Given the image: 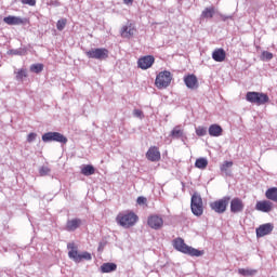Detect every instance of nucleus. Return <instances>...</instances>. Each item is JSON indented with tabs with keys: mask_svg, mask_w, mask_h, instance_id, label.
<instances>
[{
	"mask_svg": "<svg viewBox=\"0 0 277 277\" xmlns=\"http://www.w3.org/2000/svg\"><path fill=\"white\" fill-rule=\"evenodd\" d=\"M238 274H240V276H254V274H256V269L239 268Z\"/></svg>",
	"mask_w": 277,
	"mask_h": 277,
	"instance_id": "c85d7f7f",
	"label": "nucleus"
},
{
	"mask_svg": "<svg viewBox=\"0 0 277 277\" xmlns=\"http://www.w3.org/2000/svg\"><path fill=\"white\" fill-rule=\"evenodd\" d=\"M36 137H38V134L31 132L28 134L27 136V142H29L31 144V142H35L36 141Z\"/></svg>",
	"mask_w": 277,
	"mask_h": 277,
	"instance_id": "e433bc0d",
	"label": "nucleus"
},
{
	"mask_svg": "<svg viewBox=\"0 0 277 277\" xmlns=\"http://www.w3.org/2000/svg\"><path fill=\"white\" fill-rule=\"evenodd\" d=\"M222 21L226 22L228 19H233V15H221Z\"/></svg>",
	"mask_w": 277,
	"mask_h": 277,
	"instance_id": "79ce46f5",
	"label": "nucleus"
},
{
	"mask_svg": "<svg viewBox=\"0 0 277 277\" xmlns=\"http://www.w3.org/2000/svg\"><path fill=\"white\" fill-rule=\"evenodd\" d=\"M184 83L188 90H198V78L196 75H188L184 77Z\"/></svg>",
	"mask_w": 277,
	"mask_h": 277,
	"instance_id": "2eb2a0df",
	"label": "nucleus"
},
{
	"mask_svg": "<svg viewBox=\"0 0 277 277\" xmlns=\"http://www.w3.org/2000/svg\"><path fill=\"white\" fill-rule=\"evenodd\" d=\"M27 77V69H19L16 74V80L17 81H23Z\"/></svg>",
	"mask_w": 277,
	"mask_h": 277,
	"instance_id": "72a5a7b5",
	"label": "nucleus"
},
{
	"mask_svg": "<svg viewBox=\"0 0 277 277\" xmlns=\"http://www.w3.org/2000/svg\"><path fill=\"white\" fill-rule=\"evenodd\" d=\"M116 269H118V265H116L115 263H104L101 266L102 274H109L111 272H116Z\"/></svg>",
	"mask_w": 277,
	"mask_h": 277,
	"instance_id": "5701e85b",
	"label": "nucleus"
},
{
	"mask_svg": "<svg viewBox=\"0 0 277 277\" xmlns=\"http://www.w3.org/2000/svg\"><path fill=\"white\" fill-rule=\"evenodd\" d=\"M116 222L123 228H131V226H135V223L137 222V215H135L133 212L127 214H118Z\"/></svg>",
	"mask_w": 277,
	"mask_h": 277,
	"instance_id": "20e7f679",
	"label": "nucleus"
},
{
	"mask_svg": "<svg viewBox=\"0 0 277 277\" xmlns=\"http://www.w3.org/2000/svg\"><path fill=\"white\" fill-rule=\"evenodd\" d=\"M39 174H40V176H49L51 174V168H49L47 166L40 167Z\"/></svg>",
	"mask_w": 277,
	"mask_h": 277,
	"instance_id": "2f4dec72",
	"label": "nucleus"
},
{
	"mask_svg": "<svg viewBox=\"0 0 277 277\" xmlns=\"http://www.w3.org/2000/svg\"><path fill=\"white\" fill-rule=\"evenodd\" d=\"M246 101H248V103H252L253 105L261 106L269 103V95L263 92L249 91L246 94Z\"/></svg>",
	"mask_w": 277,
	"mask_h": 277,
	"instance_id": "f03ea898",
	"label": "nucleus"
},
{
	"mask_svg": "<svg viewBox=\"0 0 277 277\" xmlns=\"http://www.w3.org/2000/svg\"><path fill=\"white\" fill-rule=\"evenodd\" d=\"M10 53H11V55H23L21 50H11Z\"/></svg>",
	"mask_w": 277,
	"mask_h": 277,
	"instance_id": "a19ab883",
	"label": "nucleus"
},
{
	"mask_svg": "<svg viewBox=\"0 0 277 277\" xmlns=\"http://www.w3.org/2000/svg\"><path fill=\"white\" fill-rule=\"evenodd\" d=\"M212 60L214 62H224L226 60V52L224 49H216L212 53Z\"/></svg>",
	"mask_w": 277,
	"mask_h": 277,
	"instance_id": "4be33fe9",
	"label": "nucleus"
},
{
	"mask_svg": "<svg viewBox=\"0 0 277 277\" xmlns=\"http://www.w3.org/2000/svg\"><path fill=\"white\" fill-rule=\"evenodd\" d=\"M42 70H44V65L42 64H32L30 66V71L36 72L37 75L38 72H42Z\"/></svg>",
	"mask_w": 277,
	"mask_h": 277,
	"instance_id": "7c9ffc66",
	"label": "nucleus"
},
{
	"mask_svg": "<svg viewBox=\"0 0 277 277\" xmlns=\"http://www.w3.org/2000/svg\"><path fill=\"white\" fill-rule=\"evenodd\" d=\"M196 134L199 137H205V135H207V128L206 127H198V128H196Z\"/></svg>",
	"mask_w": 277,
	"mask_h": 277,
	"instance_id": "f704fd0d",
	"label": "nucleus"
},
{
	"mask_svg": "<svg viewBox=\"0 0 277 277\" xmlns=\"http://www.w3.org/2000/svg\"><path fill=\"white\" fill-rule=\"evenodd\" d=\"M170 137H172L173 140H182V142H185V132L183 131L181 126H176L171 131Z\"/></svg>",
	"mask_w": 277,
	"mask_h": 277,
	"instance_id": "f3484780",
	"label": "nucleus"
},
{
	"mask_svg": "<svg viewBox=\"0 0 277 277\" xmlns=\"http://www.w3.org/2000/svg\"><path fill=\"white\" fill-rule=\"evenodd\" d=\"M230 202V196H225L222 199L213 201L210 203V209L214 211V213H226V209L228 203Z\"/></svg>",
	"mask_w": 277,
	"mask_h": 277,
	"instance_id": "39448f33",
	"label": "nucleus"
},
{
	"mask_svg": "<svg viewBox=\"0 0 277 277\" xmlns=\"http://www.w3.org/2000/svg\"><path fill=\"white\" fill-rule=\"evenodd\" d=\"M272 201L269 200H263V201H258L255 205L256 211H261L262 213H269L273 209Z\"/></svg>",
	"mask_w": 277,
	"mask_h": 277,
	"instance_id": "dca6fc26",
	"label": "nucleus"
},
{
	"mask_svg": "<svg viewBox=\"0 0 277 277\" xmlns=\"http://www.w3.org/2000/svg\"><path fill=\"white\" fill-rule=\"evenodd\" d=\"M243 209H246V205H243V200L239 199V197H235L230 201V212L232 213H242Z\"/></svg>",
	"mask_w": 277,
	"mask_h": 277,
	"instance_id": "f8f14e48",
	"label": "nucleus"
},
{
	"mask_svg": "<svg viewBox=\"0 0 277 277\" xmlns=\"http://www.w3.org/2000/svg\"><path fill=\"white\" fill-rule=\"evenodd\" d=\"M83 260L84 261H92V254H90V252H88V251H84V252L80 253V263Z\"/></svg>",
	"mask_w": 277,
	"mask_h": 277,
	"instance_id": "c9c22d12",
	"label": "nucleus"
},
{
	"mask_svg": "<svg viewBox=\"0 0 277 277\" xmlns=\"http://www.w3.org/2000/svg\"><path fill=\"white\" fill-rule=\"evenodd\" d=\"M22 3L24 5H31V6H34V5H36V0H22Z\"/></svg>",
	"mask_w": 277,
	"mask_h": 277,
	"instance_id": "58836bf2",
	"label": "nucleus"
},
{
	"mask_svg": "<svg viewBox=\"0 0 277 277\" xmlns=\"http://www.w3.org/2000/svg\"><path fill=\"white\" fill-rule=\"evenodd\" d=\"M260 60L261 62H272V60H274V54L268 51H263L260 55Z\"/></svg>",
	"mask_w": 277,
	"mask_h": 277,
	"instance_id": "cd10ccee",
	"label": "nucleus"
},
{
	"mask_svg": "<svg viewBox=\"0 0 277 277\" xmlns=\"http://www.w3.org/2000/svg\"><path fill=\"white\" fill-rule=\"evenodd\" d=\"M215 14L214 8H206L201 13V18H213Z\"/></svg>",
	"mask_w": 277,
	"mask_h": 277,
	"instance_id": "a878e982",
	"label": "nucleus"
},
{
	"mask_svg": "<svg viewBox=\"0 0 277 277\" xmlns=\"http://www.w3.org/2000/svg\"><path fill=\"white\" fill-rule=\"evenodd\" d=\"M42 142H58L60 144H67L68 138L60 132H47L42 135Z\"/></svg>",
	"mask_w": 277,
	"mask_h": 277,
	"instance_id": "423d86ee",
	"label": "nucleus"
},
{
	"mask_svg": "<svg viewBox=\"0 0 277 277\" xmlns=\"http://www.w3.org/2000/svg\"><path fill=\"white\" fill-rule=\"evenodd\" d=\"M265 197L267 198V200L277 202V187L268 188L265 193Z\"/></svg>",
	"mask_w": 277,
	"mask_h": 277,
	"instance_id": "b1692460",
	"label": "nucleus"
},
{
	"mask_svg": "<svg viewBox=\"0 0 277 277\" xmlns=\"http://www.w3.org/2000/svg\"><path fill=\"white\" fill-rule=\"evenodd\" d=\"M224 130L220 127V124H211L209 127L208 133L211 137H220Z\"/></svg>",
	"mask_w": 277,
	"mask_h": 277,
	"instance_id": "412c9836",
	"label": "nucleus"
},
{
	"mask_svg": "<svg viewBox=\"0 0 277 277\" xmlns=\"http://www.w3.org/2000/svg\"><path fill=\"white\" fill-rule=\"evenodd\" d=\"M87 56L91 60H107L109 51L105 48L91 49L87 52Z\"/></svg>",
	"mask_w": 277,
	"mask_h": 277,
	"instance_id": "6e6552de",
	"label": "nucleus"
},
{
	"mask_svg": "<svg viewBox=\"0 0 277 277\" xmlns=\"http://www.w3.org/2000/svg\"><path fill=\"white\" fill-rule=\"evenodd\" d=\"M147 224L149 228L160 230V228H163V217L157 214L150 215L147 220Z\"/></svg>",
	"mask_w": 277,
	"mask_h": 277,
	"instance_id": "9d476101",
	"label": "nucleus"
},
{
	"mask_svg": "<svg viewBox=\"0 0 277 277\" xmlns=\"http://www.w3.org/2000/svg\"><path fill=\"white\" fill-rule=\"evenodd\" d=\"M96 172V169H94V166L92 164H87L81 169V174L83 176H92Z\"/></svg>",
	"mask_w": 277,
	"mask_h": 277,
	"instance_id": "393cba45",
	"label": "nucleus"
},
{
	"mask_svg": "<svg viewBox=\"0 0 277 277\" xmlns=\"http://www.w3.org/2000/svg\"><path fill=\"white\" fill-rule=\"evenodd\" d=\"M133 114L135 118H144V113L140 109H134Z\"/></svg>",
	"mask_w": 277,
	"mask_h": 277,
	"instance_id": "4c0bfd02",
	"label": "nucleus"
},
{
	"mask_svg": "<svg viewBox=\"0 0 277 277\" xmlns=\"http://www.w3.org/2000/svg\"><path fill=\"white\" fill-rule=\"evenodd\" d=\"M173 248L177 250V252H182L183 254H188V256H202V254H205V251L187 246L185 243V240H183V238H176L173 241Z\"/></svg>",
	"mask_w": 277,
	"mask_h": 277,
	"instance_id": "f257e3e1",
	"label": "nucleus"
},
{
	"mask_svg": "<svg viewBox=\"0 0 277 277\" xmlns=\"http://www.w3.org/2000/svg\"><path fill=\"white\" fill-rule=\"evenodd\" d=\"M67 250L68 251V258L74 261L75 263H81V253H79V248L75 242H69L67 245Z\"/></svg>",
	"mask_w": 277,
	"mask_h": 277,
	"instance_id": "1a4fd4ad",
	"label": "nucleus"
},
{
	"mask_svg": "<svg viewBox=\"0 0 277 277\" xmlns=\"http://www.w3.org/2000/svg\"><path fill=\"white\" fill-rule=\"evenodd\" d=\"M228 168H233V161H225L221 166V172H224L228 176V174H230V171H228Z\"/></svg>",
	"mask_w": 277,
	"mask_h": 277,
	"instance_id": "c756f323",
	"label": "nucleus"
},
{
	"mask_svg": "<svg viewBox=\"0 0 277 277\" xmlns=\"http://www.w3.org/2000/svg\"><path fill=\"white\" fill-rule=\"evenodd\" d=\"M123 3H126V5H129V4L133 3V0H123Z\"/></svg>",
	"mask_w": 277,
	"mask_h": 277,
	"instance_id": "37998d69",
	"label": "nucleus"
},
{
	"mask_svg": "<svg viewBox=\"0 0 277 277\" xmlns=\"http://www.w3.org/2000/svg\"><path fill=\"white\" fill-rule=\"evenodd\" d=\"M153 64H155V56L153 55L143 56L137 61V66L142 70H148Z\"/></svg>",
	"mask_w": 277,
	"mask_h": 277,
	"instance_id": "9b49d317",
	"label": "nucleus"
},
{
	"mask_svg": "<svg viewBox=\"0 0 277 277\" xmlns=\"http://www.w3.org/2000/svg\"><path fill=\"white\" fill-rule=\"evenodd\" d=\"M122 38H133L135 36V27L133 25L123 26L121 29Z\"/></svg>",
	"mask_w": 277,
	"mask_h": 277,
	"instance_id": "aec40b11",
	"label": "nucleus"
},
{
	"mask_svg": "<svg viewBox=\"0 0 277 277\" xmlns=\"http://www.w3.org/2000/svg\"><path fill=\"white\" fill-rule=\"evenodd\" d=\"M3 23H5L6 25H23L25 21H23V18L18 16L9 15L3 18Z\"/></svg>",
	"mask_w": 277,
	"mask_h": 277,
	"instance_id": "6ab92c4d",
	"label": "nucleus"
},
{
	"mask_svg": "<svg viewBox=\"0 0 277 277\" xmlns=\"http://www.w3.org/2000/svg\"><path fill=\"white\" fill-rule=\"evenodd\" d=\"M146 158L148 161L157 162L161 159V151H159V147L153 146L146 153Z\"/></svg>",
	"mask_w": 277,
	"mask_h": 277,
	"instance_id": "ddd939ff",
	"label": "nucleus"
},
{
	"mask_svg": "<svg viewBox=\"0 0 277 277\" xmlns=\"http://www.w3.org/2000/svg\"><path fill=\"white\" fill-rule=\"evenodd\" d=\"M136 202L137 205H146L147 199L146 197H137Z\"/></svg>",
	"mask_w": 277,
	"mask_h": 277,
	"instance_id": "ea45409f",
	"label": "nucleus"
},
{
	"mask_svg": "<svg viewBox=\"0 0 277 277\" xmlns=\"http://www.w3.org/2000/svg\"><path fill=\"white\" fill-rule=\"evenodd\" d=\"M156 87L159 88V90H163V88H168L170 83H172V74L170 71H161L156 77Z\"/></svg>",
	"mask_w": 277,
	"mask_h": 277,
	"instance_id": "0eeeda50",
	"label": "nucleus"
},
{
	"mask_svg": "<svg viewBox=\"0 0 277 277\" xmlns=\"http://www.w3.org/2000/svg\"><path fill=\"white\" fill-rule=\"evenodd\" d=\"M209 166V160L207 158H199L195 162V167L198 168L199 170H205Z\"/></svg>",
	"mask_w": 277,
	"mask_h": 277,
	"instance_id": "bb28decb",
	"label": "nucleus"
},
{
	"mask_svg": "<svg viewBox=\"0 0 277 277\" xmlns=\"http://www.w3.org/2000/svg\"><path fill=\"white\" fill-rule=\"evenodd\" d=\"M66 23H67L66 18L58 19L57 23H56V29L58 31H64V29L66 27Z\"/></svg>",
	"mask_w": 277,
	"mask_h": 277,
	"instance_id": "473e14b6",
	"label": "nucleus"
},
{
	"mask_svg": "<svg viewBox=\"0 0 277 277\" xmlns=\"http://www.w3.org/2000/svg\"><path fill=\"white\" fill-rule=\"evenodd\" d=\"M190 209L193 215H196V217H200L202 213H205V208L202 205V196L198 193H194L190 199Z\"/></svg>",
	"mask_w": 277,
	"mask_h": 277,
	"instance_id": "7ed1b4c3",
	"label": "nucleus"
},
{
	"mask_svg": "<svg viewBox=\"0 0 277 277\" xmlns=\"http://www.w3.org/2000/svg\"><path fill=\"white\" fill-rule=\"evenodd\" d=\"M80 226H81L80 219L68 220L66 224V230H68L69 233H72L77 230V228H79Z\"/></svg>",
	"mask_w": 277,
	"mask_h": 277,
	"instance_id": "a211bd4d",
	"label": "nucleus"
},
{
	"mask_svg": "<svg viewBox=\"0 0 277 277\" xmlns=\"http://www.w3.org/2000/svg\"><path fill=\"white\" fill-rule=\"evenodd\" d=\"M272 230H274V224L272 223L260 225L255 230L256 237H265V235L272 234Z\"/></svg>",
	"mask_w": 277,
	"mask_h": 277,
	"instance_id": "4468645a",
	"label": "nucleus"
}]
</instances>
